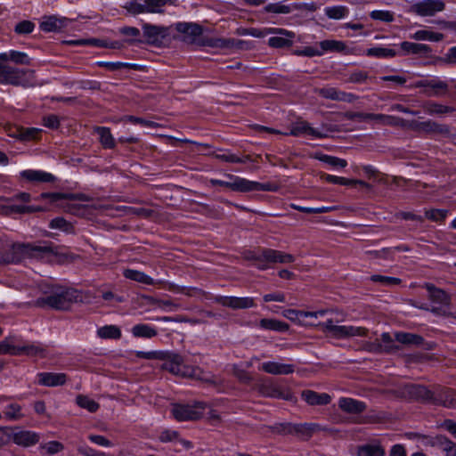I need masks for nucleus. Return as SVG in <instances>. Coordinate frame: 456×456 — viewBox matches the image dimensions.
Instances as JSON below:
<instances>
[{
	"instance_id": "nucleus-1",
	"label": "nucleus",
	"mask_w": 456,
	"mask_h": 456,
	"mask_svg": "<svg viewBox=\"0 0 456 456\" xmlns=\"http://www.w3.org/2000/svg\"><path fill=\"white\" fill-rule=\"evenodd\" d=\"M59 247L52 242H44V245L19 244L6 240L0 250V265L17 264L21 261L24 255L36 256L42 254L57 255Z\"/></svg>"
},
{
	"instance_id": "nucleus-2",
	"label": "nucleus",
	"mask_w": 456,
	"mask_h": 456,
	"mask_svg": "<svg viewBox=\"0 0 456 456\" xmlns=\"http://www.w3.org/2000/svg\"><path fill=\"white\" fill-rule=\"evenodd\" d=\"M160 360H164L162 369L183 377H190L196 379L210 382V379L203 376V371L199 367H191L183 364V358L171 352H160Z\"/></svg>"
},
{
	"instance_id": "nucleus-3",
	"label": "nucleus",
	"mask_w": 456,
	"mask_h": 456,
	"mask_svg": "<svg viewBox=\"0 0 456 456\" xmlns=\"http://www.w3.org/2000/svg\"><path fill=\"white\" fill-rule=\"evenodd\" d=\"M79 295L76 289L56 287L53 288L50 295L38 298L37 305L44 306L45 305L56 310H66L69 305L77 300Z\"/></svg>"
},
{
	"instance_id": "nucleus-4",
	"label": "nucleus",
	"mask_w": 456,
	"mask_h": 456,
	"mask_svg": "<svg viewBox=\"0 0 456 456\" xmlns=\"http://www.w3.org/2000/svg\"><path fill=\"white\" fill-rule=\"evenodd\" d=\"M340 321L334 318H329L323 323L316 324L321 330L334 338H346L350 337H365L368 330L363 327H354L346 325H338Z\"/></svg>"
},
{
	"instance_id": "nucleus-5",
	"label": "nucleus",
	"mask_w": 456,
	"mask_h": 456,
	"mask_svg": "<svg viewBox=\"0 0 456 456\" xmlns=\"http://www.w3.org/2000/svg\"><path fill=\"white\" fill-rule=\"evenodd\" d=\"M391 393L396 397L424 403H430L432 398V390L419 384H403L392 389Z\"/></svg>"
},
{
	"instance_id": "nucleus-6",
	"label": "nucleus",
	"mask_w": 456,
	"mask_h": 456,
	"mask_svg": "<svg viewBox=\"0 0 456 456\" xmlns=\"http://www.w3.org/2000/svg\"><path fill=\"white\" fill-rule=\"evenodd\" d=\"M4 74V84L23 87H33L38 86L35 71L33 69L5 66Z\"/></svg>"
},
{
	"instance_id": "nucleus-7",
	"label": "nucleus",
	"mask_w": 456,
	"mask_h": 456,
	"mask_svg": "<svg viewBox=\"0 0 456 456\" xmlns=\"http://www.w3.org/2000/svg\"><path fill=\"white\" fill-rule=\"evenodd\" d=\"M206 404L196 402L194 404L175 403L172 405V415L177 421H191L200 419L203 415Z\"/></svg>"
},
{
	"instance_id": "nucleus-8",
	"label": "nucleus",
	"mask_w": 456,
	"mask_h": 456,
	"mask_svg": "<svg viewBox=\"0 0 456 456\" xmlns=\"http://www.w3.org/2000/svg\"><path fill=\"white\" fill-rule=\"evenodd\" d=\"M175 28L179 35L174 36V38L191 45H197L203 32L202 27L193 22H178L175 25Z\"/></svg>"
},
{
	"instance_id": "nucleus-9",
	"label": "nucleus",
	"mask_w": 456,
	"mask_h": 456,
	"mask_svg": "<svg viewBox=\"0 0 456 456\" xmlns=\"http://www.w3.org/2000/svg\"><path fill=\"white\" fill-rule=\"evenodd\" d=\"M430 403L446 408H456V391L437 386L432 390Z\"/></svg>"
},
{
	"instance_id": "nucleus-10",
	"label": "nucleus",
	"mask_w": 456,
	"mask_h": 456,
	"mask_svg": "<svg viewBox=\"0 0 456 456\" xmlns=\"http://www.w3.org/2000/svg\"><path fill=\"white\" fill-rule=\"evenodd\" d=\"M412 87L424 88L422 94L428 97L440 96L448 91L447 83L440 79L419 80L414 83Z\"/></svg>"
},
{
	"instance_id": "nucleus-11",
	"label": "nucleus",
	"mask_w": 456,
	"mask_h": 456,
	"mask_svg": "<svg viewBox=\"0 0 456 456\" xmlns=\"http://www.w3.org/2000/svg\"><path fill=\"white\" fill-rule=\"evenodd\" d=\"M142 30L147 43L156 46L161 45L169 36V28L167 27L144 24Z\"/></svg>"
},
{
	"instance_id": "nucleus-12",
	"label": "nucleus",
	"mask_w": 456,
	"mask_h": 456,
	"mask_svg": "<svg viewBox=\"0 0 456 456\" xmlns=\"http://www.w3.org/2000/svg\"><path fill=\"white\" fill-rule=\"evenodd\" d=\"M395 339L398 344L408 347L419 346L425 350H431L434 347L433 343L426 342L423 337L414 333L398 331L395 333Z\"/></svg>"
},
{
	"instance_id": "nucleus-13",
	"label": "nucleus",
	"mask_w": 456,
	"mask_h": 456,
	"mask_svg": "<svg viewBox=\"0 0 456 456\" xmlns=\"http://www.w3.org/2000/svg\"><path fill=\"white\" fill-rule=\"evenodd\" d=\"M215 302L229 307L232 310L248 309L256 306V303L253 297H225L217 296L215 297Z\"/></svg>"
},
{
	"instance_id": "nucleus-14",
	"label": "nucleus",
	"mask_w": 456,
	"mask_h": 456,
	"mask_svg": "<svg viewBox=\"0 0 456 456\" xmlns=\"http://www.w3.org/2000/svg\"><path fill=\"white\" fill-rule=\"evenodd\" d=\"M410 126L416 131L427 134H442L444 136H449L450 134V127L447 125L438 124L432 120L423 122L411 121Z\"/></svg>"
},
{
	"instance_id": "nucleus-15",
	"label": "nucleus",
	"mask_w": 456,
	"mask_h": 456,
	"mask_svg": "<svg viewBox=\"0 0 456 456\" xmlns=\"http://www.w3.org/2000/svg\"><path fill=\"white\" fill-rule=\"evenodd\" d=\"M445 7L442 0H424L411 6L414 12L420 16H433L444 11Z\"/></svg>"
},
{
	"instance_id": "nucleus-16",
	"label": "nucleus",
	"mask_w": 456,
	"mask_h": 456,
	"mask_svg": "<svg viewBox=\"0 0 456 456\" xmlns=\"http://www.w3.org/2000/svg\"><path fill=\"white\" fill-rule=\"evenodd\" d=\"M259 393L265 396L280 398L284 400H291L292 394L289 390H282L279 386L274 385L271 381H265L259 386Z\"/></svg>"
},
{
	"instance_id": "nucleus-17",
	"label": "nucleus",
	"mask_w": 456,
	"mask_h": 456,
	"mask_svg": "<svg viewBox=\"0 0 456 456\" xmlns=\"http://www.w3.org/2000/svg\"><path fill=\"white\" fill-rule=\"evenodd\" d=\"M263 257L265 262L275 264H289L295 261L294 256L291 254H288L280 250H275L272 248H264L263 249Z\"/></svg>"
},
{
	"instance_id": "nucleus-18",
	"label": "nucleus",
	"mask_w": 456,
	"mask_h": 456,
	"mask_svg": "<svg viewBox=\"0 0 456 456\" xmlns=\"http://www.w3.org/2000/svg\"><path fill=\"white\" fill-rule=\"evenodd\" d=\"M285 135L299 136L301 134H309L315 138H324L326 134L313 128L306 121H300L296 123L289 133H284Z\"/></svg>"
},
{
	"instance_id": "nucleus-19",
	"label": "nucleus",
	"mask_w": 456,
	"mask_h": 456,
	"mask_svg": "<svg viewBox=\"0 0 456 456\" xmlns=\"http://www.w3.org/2000/svg\"><path fill=\"white\" fill-rule=\"evenodd\" d=\"M38 383L46 387L61 386L66 383L67 376L64 373L42 372L37 375Z\"/></svg>"
},
{
	"instance_id": "nucleus-20",
	"label": "nucleus",
	"mask_w": 456,
	"mask_h": 456,
	"mask_svg": "<svg viewBox=\"0 0 456 456\" xmlns=\"http://www.w3.org/2000/svg\"><path fill=\"white\" fill-rule=\"evenodd\" d=\"M338 407L345 412L350 414L362 413L366 410L365 403L353 398H340Z\"/></svg>"
},
{
	"instance_id": "nucleus-21",
	"label": "nucleus",
	"mask_w": 456,
	"mask_h": 456,
	"mask_svg": "<svg viewBox=\"0 0 456 456\" xmlns=\"http://www.w3.org/2000/svg\"><path fill=\"white\" fill-rule=\"evenodd\" d=\"M263 371L273 375L290 374L295 370L292 364H284L275 362H264L260 368Z\"/></svg>"
},
{
	"instance_id": "nucleus-22",
	"label": "nucleus",
	"mask_w": 456,
	"mask_h": 456,
	"mask_svg": "<svg viewBox=\"0 0 456 456\" xmlns=\"http://www.w3.org/2000/svg\"><path fill=\"white\" fill-rule=\"evenodd\" d=\"M227 176L231 179L230 182L222 181L218 179H211L209 183L213 186L219 185L229 188L233 191L244 192L245 178L234 176L232 175H228Z\"/></svg>"
},
{
	"instance_id": "nucleus-23",
	"label": "nucleus",
	"mask_w": 456,
	"mask_h": 456,
	"mask_svg": "<svg viewBox=\"0 0 456 456\" xmlns=\"http://www.w3.org/2000/svg\"><path fill=\"white\" fill-rule=\"evenodd\" d=\"M12 439L19 445L30 446L39 441V436L35 432L20 430L12 432Z\"/></svg>"
},
{
	"instance_id": "nucleus-24",
	"label": "nucleus",
	"mask_w": 456,
	"mask_h": 456,
	"mask_svg": "<svg viewBox=\"0 0 456 456\" xmlns=\"http://www.w3.org/2000/svg\"><path fill=\"white\" fill-rule=\"evenodd\" d=\"M425 288L428 291V298L436 304L448 305L451 302L450 296L443 289L436 288L431 283H426Z\"/></svg>"
},
{
	"instance_id": "nucleus-25",
	"label": "nucleus",
	"mask_w": 456,
	"mask_h": 456,
	"mask_svg": "<svg viewBox=\"0 0 456 456\" xmlns=\"http://www.w3.org/2000/svg\"><path fill=\"white\" fill-rule=\"evenodd\" d=\"M20 176L27 181L37 183H52L55 180L52 174L39 170H24L20 173Z\"/></svg>"
},
{
	"instance_id": "nucleus-26",
	"label": "nucleus",
	"mask_w": 456,
	"mask_h": 456,
	"mask_svg": "<svg viewBox=\"0 0 456 456\" xmlns=\"http://www.w3.org/2000/svg\"><path fill=\"white\" fill-rule=\"evenodd\" d=\"M321 178L322 180L326 181L327 183H334V184L351 185V186L359 184L367 189L370 188V185L369 183H367L364 181L357 180V179H347L345 177L335 176V175H328V174H322Z\"/></svg>"
},
{
	"instance_id": "nucleus-27",
	"label": "nucleus",
	"mask_w": 456,
	"mask_h": 456,
	"mask_svg": "<svg viewBox=\"0 0 456 456\" xmlns=\"http://www.w3.org/2000/svg\"><path fill=\"white\" fill-rule=\"evenodd\" d=\"M357 456H385V449L379 442L364 444L357 447Z\"/></svg>"
},
{
	"instance_id": "nucleus-28",
	"label": "nucleus",
	"mask_w": 456,
	"mask_h": 456,
	"mask_svg": "<svg viewBox=\"0 0 456 456\" xmlns=\"http://www.w3.org/2000/svg\"><path fill=\"white\" fill-rule=\"evenodd\" d=\"M301 395L310 405H326L330 402V396L328 394H318L312 390H305Z\"/></svg>"
},
{
	"instance_id": "nucleus-29",
	"label": "nucleus",
	"mask_w": 456,
	"mask_h": 456,
	"mask_svg": "<svg viewBox=\"0 0 456 456\" xmlns=\"http://www.w3.org/2000/svg\"><path fill=\"white\" fill-rule=\"evenodd\" d=\"M328 314L327 310H321L316 312H306V311H298L294 309H288L283 312V316L291 320V321H298L302 322L303 318L306 317H314L324 316Z\"/></svg>"
},
{
	"instance_id": "nucleus-30",
	"label": "nucleus",
	"mask_w": 456,
	"mask_h": 456,
	"mask_svg": "<svg viewBox=\"0 0 456 456\" xmlns=\"http://www.w3.org/2000/svg\"><path fill=\"white\" fill-rule=\"evenodd\" d=\"M322 430L321 427L315 423H299L295 424L294 432L295 436L308 440L312 436Z\"/></svg>"
},
{
	"instance_id": "nucleus-31",
	"label": "nucleus",
	"mask_w": 456,
	"mask_h": 456,
	"mask_svg": "<svg viewBox=\"0 0 456 456\" xmlns=\"http://www.w3.org/2000/svg\"><path fill=\"white\" fill-rule=\"evenodd\" d=\"M400 47L405 54L412 53L427 55L431 52V48L428 45L411 43L408 41L401 43Z\"/></svg>"
},
{
	"instance_id": "nucleus-32",
	"label": "nucleus",
	"mask_w": 456,
	"mask_h": 456,
	"mask_svg": "<svg viewBox=\"0 0 456 456\" xmlns=\"http://www.w3.org/2000/svg\"><path fill=\"white\" fill-rule=\"evenodd\" d=\"M371 120H375L384 126H406L407 122L399 117L385 115V114H374L371 115Z\"/></svg>"
},
{
	"instance_id": "nucleus-33",
	"label": "nucleus",
	"mask_w": 456,
	"mask_h": 456,
	"mask_svg": "<svg viewBox=\"0 0 456 456\" xmlns=\"http://www.w3.org/2000/svg\"><path fill=\"white\" fill-rule=\"evenodd\" d=\"M177 0H144L146 12L164 13L167 5H176Z\"/></svg>"
},
{
	"instance_id": "nucleus-34",
	"label": "nucleus",
	"mask_w": 456,
	"mask_h": 456,
	"mask_svg": "<svg viewBox=\"0 0 456 456\" xmlns=\"http://www.w3.org/2000/svg\"><path fill=\"white\" fill-rule=\"evenodd\" d=\"M16 354H17V356H19V355L45 356V348L41 344H26L23 346H18Z\"/></svg>"
},
{
	"instance_id": "nucleus-35",
	"label": "nucleus",
	"mask_w": 456,
	"mask_h": 456,
	"mask_svg": "<svg viewBox=\"0 0 456 456\" xmlns=\"http://www.w3.org/2000/svg\"><path fill=\"white\" fill-rule=\"evenodd\" d=\"M66 22V19H58L55 16H50L40 23V28L45 32H55L65 27Z\"/></svg>"
},
{
	"instance_id": "nucleus-36",
	"label": "nucleus",
	"mask_w": 456,
	"mask_h": 456,
	"mask_svg": "<svg viewBox=\"0 0 456 456\" xmlns=\"http://www.w3.org/2000/svg\"><path fill=\"white\" fill-rule=\"evenodd\" d=\"M269 34H277V35H282L286 37H292L293 32L284 29V28H265L264 30L256 28H249L248 35L255 37H264L266 35Z\"/></svg>"
},
{
	"instance_id": "nucleus-37",
	"label": "nucleus",
	"mask_w": 456,
	"mask_h": 456,
	"mask_svg": "<svg viewBox=\"0 0 456 456\" xmlns=\"http://www.w3.org/2000/svg\"><path fill=\"white\" fill-rule=\"evenodd\" d=\"M424 110L430 114H437V115H444L448 113H452L455 111V109L451 106H445L440 103H436L434 102H427L423 104Z\"/></svg>"
},
{
	"instance_id": "nucleus-38",
	"label": "nucleus",
	"mask_w": 456,
	"mask_h": 456,
	"mask_svg": "<svg viewBox=\"0 0 456 456\" xmlns=\"http://www.w3.org/2000/svg\"><path fill=\"white\" fill-rule=\"evenodd\" d=\"M123 274L126 279H130L143 284L152 285L156 283H162V281L155 282L153 279H151L150 276L146 275L144 273L136 270L126 269Z\"/></svg>"
},
{
	"instance_id": "nucleus-39",
	"label": "nucleus",
	"mask_w": 456,
	"mask_h": 456,
	"mask_svg": "<svg viewBox=\"0 0 456 456\" xmlns=\"http://www.w3.org/2000/svg\"><path fill=\"white\" fill-rule=\"evenodd\" d=\"M244 185V192L253 191H278V186L271 183H261L258 182L249 181L245 179Z\"/></svg>"
},
{
	"instance_id": "nucleus-40",
	"label": "nucleus",
	"mask_w": 456,
	"mask_h": 456,
	"mask_svg": "<svg viewBox=\"0 0 456 456\" xmlns=\"http://www.w3.org/2000/svg\"><path fill=\"white\" fill-rule=\"evenodd\" d=\"M259 326L265 330L284 332L289 330V324L275 319H261Z\"/></svg>"
},
{
	"instance_id": "nucleus-41",
	"label": "nucleus",
	"mask_w": 456,
	"mask_h": 456,
	"mask_svg": "<svg viewBox=\"0 0 456 456\" xmlns=\"http://www.w3.org/2000/svg\"><path fill=\"white\" fill-rule=\"evenodd\" d=\"M159 439L161 442H179L186 448H191L192 444L190 441L183 440L179 437V433L175 430L167 429L160 433Z\"/></svg>"
},
{
	"instance_id": "nucleus-42",
	"label": "nucleus",
	"mask_w": 456,
	"mask_h": 456,
	"mask_svg": "<svg viewBox=\"0 0 456 456\" xmlns=\"http://www.w3.org/2000/svg\"><path fill=\"white\" fill-rule=\"evenodd\" d=\"M18 341L14 336H9L0 342V354H11L17 356L16 351L18 346L14 344Z\"/></svg>"
},
{
	"instance_id": "nucleus-43",
	"label": "nucleus",
	"mask_w": 456,
	"mask_h": 456,
	"mask_svg": "<svg viewBox=\"0 0 456 456\" xmlns=\"http://www.w3.org/2000/svg\"><path fill=\"white\" fill-rule=\"evenodd\" d=\"M42 198H50L53 201H57L62 199H67L70 200H80V201H88L89 199L85 194H63V193H42Z\"/></svg>"
},
{
	"instance_id": "nucleus-44",
	"label": "nucleus",
	"mask_w": 456,
	"mask_h": 456,
	"mask_svg": "<svg viewBox=\"0 0 456 456\" xmlns=\"http://www.w3.org/2000/svg\"><path fill=\"white\" fill-rule=\"evenodd\" d=\"M38 134L39 130L37 128L14 127L13 131H11L10 135L22 140H31L36 139Z\"/></svg>"
},
{
	"instance_id": "nucleus-45",
	"label": "nucleus",
	"mask_w": 456,
	"mask_h": 456,
	"mask_svg": "<svg viewBox=\"0 0 456 456\" xmlns=\"http://www.w3.org/2000/svg\"><path fill=\"white\" fill-rule=\"evenodd\" d=\"M301 9V5L298 4H294L292 6L281 4L280 3L277 4H270L265 7V11L267 12L273 13H289L293 10Z\"/></svg>"
},
{
	"instance_id": "nucleus-46",
	"label": "nucleus",
	"mask_w": 456,
	"mask_h": 456,
	"mask_svg": "<svg viewBox=\"0 0 456 456\" xmlns=\"http://www.w3.org/2000/svg\"><path fill=\"white\" fill-rule=\"evenodd\" d=\"M281 37H270L268 40V45L273 48H289V47L292 46L293 38L295 37L294 32H293L292 37H286V36H282V35H281Z\"/></svg>"
},
{
	"instance_id": "nucleus-47",
	"label": "nucleus",
	"mask_w": 456,
	"mask_h": 456,
	"mask_svg": "<svg viewBox=\"0 0 456 456\" xmlns=\"http://www.w3.org/2000/svg\"><path fill=\"white\" fill-rule=\"evenodd\" d=\"M96 133L100 136L101 143L104 148L112 149L115 146L114 138L110 130L107 127H96Z\"/></svg>"
},
{
	"instance_id": "nucleus-48",
	"label": "nucleus",
	"mask_w": 456,
	"mask_h": 456,
	"mask_svg": "<svg viewBox=\"0 0 456 456\" xmlns=\"http://www.w3.org/2000/svg\"><path fill=\"white\" fill-rule=\"evenodd\" d=\"M415 40H428L433 42L441 41L444 38V35L441 33H435L429 30H418L411 36Z\"/></svg>"
},
{
	"instance_id": "nucleus-49",
	"label": "nucleus",
	"mask_w": 456,
	"mask_h": 456,
	"mask_svg": "<svg viewBox=\"0 0 456 456\" xmlns=\"http://www.w3.org/2000/svg\"><path fill=\"white\" fill-rule=\"evenodd\" d=\"M132 333L138 338H152L157 335V330L147 324H137L133 327Z\"/></svg>"
},
{
	"instance_id": "nucleus-50",
	"label": "nucleus",
	"mask_w": 456,
	"mask_h": 456,
	"mask_svg": "<svg viewBox=\"0 0 456 456\" xmlns=\"http://www.w3.org/2000/svg\"><path fill=\"white\" fill-rule=\"evenodd\" d=\"M320 46L323 52L336 53L343 52L346 48V45L344 42L337 40H323L320 42Z\"/></svg>"
},
{
	"instance_id": "nucleus-51",
	"label": "nucleus",
	"mask_w": 456,
	"mask_h": 456,
	"mask_svg": "<svg viewBox=\"0 0 456 456\" xmlns=\"http://www.w3.org/2000/svg\"><path fill=\"white\" fill-rule=\"evenodd\" d=\"M366 54L368 56H373L376 58H393L397 53L395 49L385 48V47H373L367 50Z\"/></svg>"
},
{
	"instance_id": "nucleus-52",
	"label": "nucleus",
	"mask_w": 456,
	"mask_h": 456,
	"mask_svg": "<svg viewBox=\"0 0 456 456\" xmlns=\"http://www.w3.org/2000/svg\"><path fill=\"white\" fill-rule=\"evenodd\" d=\"M200 46H208L211 48H225V38L224 37H200L197 43Z\"/></svg>"
},
{
	"instance_id": "nucleus-53",
	"label": "nucleus",
	"mask_w": 456,
	"mask_h": 456,
	"mask_svg": "<svg viewBox=\"0 0 456 456\" xmlns=\"http://www.w3.org/2000/svg\"><path fill=\"white\" fill-rule=\"evenodd\" d=\"M4 415L9 420H19L23 418L21 406L18 403L8 404L4 411Z\"/></svg>"
},
{
	"instance_id": "nucleus-54",
	"label": "nucleus",
	"mask_w": 456,
	"mask_h": 456,
	"mask_svg": "<svg viewBox=\"0 0 456 456\" xmlns=\"http://www.w3.org/2000/svg\"><path fill=\"white\" fill-rule=\"evenodd\" d=\"M97 334L102 338H113L117 339L121 337L120 330L113 325L104 326L100 328L97 331Z\"/></svg>"
},
{
	"instance_id": "nucleus-55",
	"label": "nucleus",
	"mask_w": 456,
	"mask_h": 456,
	"mask_svg": "<svg viewBox=\"0 0 456 456\" xmlns=\"http://www.w3.org/2000/svg\"><path fill=\"white\" fill-rule=\"evenodd\" d=\"M77 403L84 409H86L90 412H95L99 409V403L94 400L86 395H78L77 397Z\"/></svg>"
},
{
	"instance_id": "nucleus-56",
	"label": "nucleus",
	"mask_w": 456,
	"mask_h": 456,
	"mask_svg": "<svg viewBox=\"0 0 456 456\" xmlns=\"http://www.w3.org/2000/svg\"><path fill=\"white\" fill-rule=\"evenodd\" d=\"M370 281L373 282H377L385 287H393L399 285L401 283V280L395 277H388L383 276L379 274H375L370 277Z\"/></svg>"
},
{
	"instance_id": "nucleus-57",
	"label": "nucleus",
	"mask_w": 456,
	"mask_h": 456,
	"mask_svg": "<svg viewBox=\"0 0 456 456\" xmlns=\"http://www.w3.org/2000/svg\"><path fill=\"white\" fill-rule=\"evenodd\" d=\"M437 442L442 446L446 456H456V444L449 440L445 436H437Z\"/></svg>"
},
{
	"instance_id": "nucleus-58",
	"label": "nucleus",
	"mask_w": 456,
	"mask_h": 456,
	"mask_svg": "<svg viewBox=\"0 0 456 456\" xmlns=\"http://www.w3.org/2000/svg\"><path fill=\"white\" fill-rule=\"evenodd\" d=\"M448 214L445 209H427L425 210V216L433 222H444Z\"/></svg>"
},
{
	"instance_id": "nucleus-59",
	"label": "nucleus",
	"mask_w": 456,
	"mask_h": 456,
	"mask_svg": "<svg viewBox=\"0 0 456 456\" xmlns=\"http://www.w3.org/2000/svg\"><path fill=\"white\" fill-rule=\"evenodd\" d=\"M325 13L330 19L339 20L348 13L346 6H333L325 9Z\"/></svg>"
},
{
	"instance_id": "nucleus-60",
	"label": "nucleus",
	"mask_w": 456,
	"mask_h": 456,
	"mask_svg": "<svg viewBox=\"0 0 456 456\" xmlns=\"http://www.w3.org/2000/svg\"><path fill=\"white\" fill-rule=\"evenodd\" d=\"M124 210L127 215H134L145 218L151 217L154 214V211L152 209L144 208L124 207Z\"/></svg>"
},
{
	"instance_id": "nucleus-61",
	"label": "nucleus",
	"mask_w": 456,
	"mask_h": 456,
	"mask_svg": "<svg viewBox=\"0 0 456 456\" xmlns=\"http://www.w3.org/2000/svg\"><path fill=\"white\" fill-rule=\"evenodd\" d=\"M10 61L20 65H29L31 63V59L27 53L18 51H11Z\"/></svg>"
},
{
	"instance_id": "nucleus-62",
	"label": "nucleus",
	"mask_w": 456,
	"mask_h": 456,
	"mask_svg": "<svg viewBox=\"0 0 456 456\" xmlns=\"http://www.w3.org/2000/svg\"><path fill=\"white\" fill-rule=\"evenodd\" d=\"M35 28V24L30 20H22L16 24L14 28L15 33L25 35L31 33Z\"/></svg>"
},
{
	"instance_id": "nucleus-63",
	"label": "nucleus",
	"mask_w": 456,
	"mask_h": 456,
	"mask_svg": "<svg viewBox=\"0 0 456 456\" xmlns=\"http://www.w3.org/2000/svg\"><path fill=\"white\" fill-rule=\"evenodd\" d=\"M319 159L329 164L331 167H338L343 168V167H346L347 165V162L346 159H339V158L333 157V156H329V155H322Z\"/></svg>"
},
{
	"instance_id": "nucleus-64",
	"label": "nucleus",
	"mask_w": 456,
	"mask_h": 456,
	"mask_svg": "<svg viewBox=\"0 0 456 456\" xmlns=\"http://www.w3.org/2000/svg\"><path fill=\"white\" fill-rule=\"evenodd\" d=\"M50 227L53 229H60L67 232H71L73 228L69 223L61 217L53 219L50 223Z\"/></svg>"
}]
</instances>
